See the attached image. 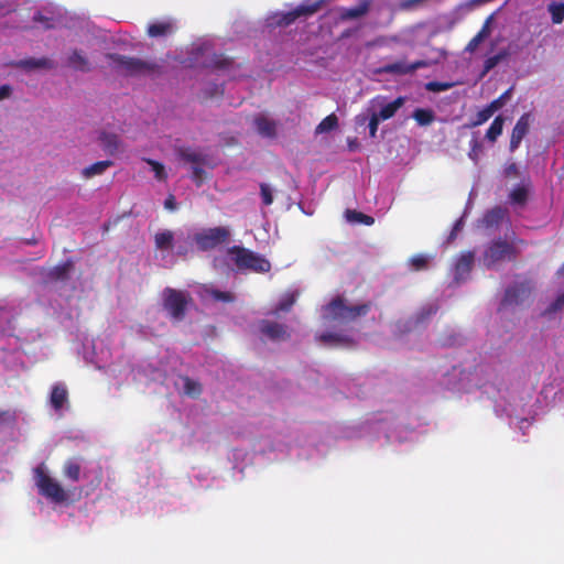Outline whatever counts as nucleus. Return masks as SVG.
I'll list each match as a JSON object with an SVG mask.
<instances>
[{"label": "nucleus", "instance_id": "0eeeda50", "mask_svg": "<svg viewBox=\"0 0 564 564\" xmlns=\"http://www.w3.org/2000/svg\"><path fill=\"white\" fill-rule=\"evenodd\" d=\"M108 58L112 61L117 68L128 76L143 74L155 68V65L137 57H129L120 54H108Z\"/></svg>", "mask_w": 564, "mask_h": 564}, {"label": "nucleus", "instance_id": "f8f14e48", "mask_svg": "<svg viewBox=\"0 0 564 564\" xmlns=\"http://www.w3.org/2000/svg\"><path fill=\"white\" fill-rule=\"evenodd\" d=\"M475 260L473 251H466L459 256L454 267V279L457 283L465 281L469 275Z\"/></svg>", "mask_w": 564, "mask_h": 564}, {"label": "nucleus", "instance_id": "393cba45", "mask_svg": "<svg viewBox=\"0 0 564 564\" xmlns=\"http://www.w3.org/2000/svg\"><path fill=\"white\" fill-rule=\"evenodd\" d=\"M174 234L171 230L156 232L154 236V245L159 250H170L173 248Z\"/></svg>", "mask_w": 564, "mask_h": 564}, {"label": "nucleus", "instance_id": "412c9836", "mask_svg": "<svg viewBox=\"0 0 564 564\" xmlns=\"http://www.w3.org/2000/svg\"><path fill=\"white\" fill-rule=\"evenodd\" d=\"M74 264L72 260H66L65 262L55 265L50 270L47 278L51 281H66L69 278V273L73 269Z\"/></svg>", "mask_w": 564, "mask_h": 564}, {"label": "nucleus", "instance_id": "473e14b6", "mask_svg": "<svg viewBox=\"0 0 564 564\" xmlns=\"http://www.w3.org/2000/svg\"><path fill=\"white\" fill-rule=\"evenodd\" d=\"M345 215H346L347 220L351 221V223H359V224H364L366 226H371L375 223L373 217L366 215L361 212L347 209Z\"/></svg>", "mask_w": 564, "mask_h": 564}, {"label": "nucleus", "instance_id": "b1692460", "mask_svg": "<svg viewBox=\"0 0 564 564\" xmlns=\"http://www.w3.org/2000/svg\"><path fill=\"white\" fill-rule=\"evenodd\" d=\"M490 21H491V17H489L486 22L484 23V25L481 26L480 31L468 42L465 51L469 52V53H473L476 51V48L478 47V45L489 36L490 34Z\"/></svg>", "mask_w": 564, "mask_h": 564}, {"label": "nucleus", "instance_id": "ddd939ff", "mask_svg": "<svg viewBox=\"0 0 564 564\" xmlns=\"http://www.w3.org/2000/svg\"><path fill=\"white\" fill-rule=\"evenodd\" d=\"M530 113H523L513 127L509 145L511 152L519 148L522 139L528 134L530 128Z\"/></svg>", "mask_w": 564, "mask_h": 564}, {"label": "nucleus", "instance_id": "f03ea898", "mask_svg": "<svg viewBox=\"0 0 564 564\" xmlns=\"http://www.w3.org/2000/svg\"><path fill=\"white\" fill-rule=\"evenodd\" d=\"M519 256V250L512 242L502 238L494 239L488 243L482 253V264L487 269L498 268L502 262H513Z\"/></svg>", "mask_w": 564, "mask_h": 564}, {"label": "nucleus", "instance_id": "a18cd8bd", "mask_svg": "<svg viewBox=\"0 0 564 564\" xmlns=\"http://www.w3.org/2000/svg\"><path fill=\"white\" fill-rule=\"evenodd\" d=\"M446 57V52L442 48H432L430 54L426 55L425 58L419 59L417 62H427L431 59H435V62L432 63V65H435L440 63L442 59Z\"/></svg>", "mask_w": 564, "mask_h": 564}, {"label": "nucleus", "instance_id": "6ab92c4d", "mask_svg": "<svg viewBox=\"0 0 564 564\" xmlns=\"http://www.w3.org/2000/svg\"><path fill=\"white\" fill-rule=\"evenodd\" d=\"M17 67L25 69V70H33L36 68H45V69H52L54 68L55 64L52 59L47 57H41V58H25L17 62Z\"/></svg>", "mask_w": 564, "mask_h": 564}, {"label": "nucleus", "instance_id": "49530a36", "mask_svg": "<svg viewBox=\"0 0 564 564\" xmlns=\"http://www.w3.org/2000/svg\"><path fill=\"white\" fill-rule=\"evenodd\" d=\"M469 145H470V151L468 153V156L475 162L477 163L478 161V156H479V153L482 151V145L481 143L479 142V140L474 137L470 142H469Z\"/></svg>", "mask_w": 564, "mask_h": 564}, {"label": "nucleus", "instance_id": "9b49d317", "mask_svg": "<svg viewBox=\"0 0 564 564\" xmlns=\"http://www.w3.org/2000/svg\"><path fill=\"white\" fill-rule=\"evenodd\" d=\"M262 335L271 340H285L290 338L288 327L284 324L263 319L259 324Z\"/></svg>", "mask_w": 564, "mask_h": 564}, {"label": "nucleus", "instance_id": "603ef678", "mask_svg": "<svg viewBox=\"0 0 564 564\" xmlns=\"http://www.w3.org/2000/svg\"><path fill=\"white\" fill-rule=\"evenodd\" d=\"M212 295L215 300L223 301V302H231L234 300V296L229 292H223L219 290H214L212 292Z\"/></svg>", "mask_w": 564, "mask_h": 564}, {"label": "nucleus", "instance_id": "680f3d73", "mask_svg": "<svg viewBox=\"0 0 564 564\" xmlns=\"http://www.w3.org/2000/svg\"><path fill=\"white\" fill-rule=\"evenodd\" d=\"M518 242H519L520 245H525V241H524V240H522V239H519V240H518Z\"/></svg>", "mask_w": 564, "mask_h": 564}, {"label": "nucleus", "instance_id": "a211bd4d", "mask_svg": "<svg viewBox=\"0 0 564 564\" xmlns=\"http://www.w3.org/2000/svg\"><path fill=\"white\" fill-rule=\"evenodd\" d=\"M68 401V391L62 383L52 387L50 403L55 411H59Z\"/></svg>", "mask_w": 564, "mask_h": 564}, {"label": "nucleus", "instance_id": "dca6fc26", "mask_svg": "<svg viewBox=\"0 0 564 564\" xmlns=\"http://www.w3.org/2000/svg\"><path fill=\"white\" fill-rule=\"evenodd\" d=\"M180 160L185 163H189L192 166L206 165L207 156L199 151H196L189 147H183L177 150Z\"/></svg>", "mask_w": 564, "mask_h": 564}, {"label": "nucleus", "instance_id": "bb28decb", "mask_svg": "<svg viewBox=\"0 0 564 564\" xmlns=\"http://www.w3.org/2000/svg\"><path fill=\"white\" fill-rule=\"evenodd\" d=\"M173 31L171 21H159L148 26V34L151 37L164 36Z\"/></svg>", "mask_w": 564, "mask_h": 564}, {"label": "nucleus", "instance_id": "37998d69", "mask_svg": "<svg viewBox=\"0 0 564 564\" xmlns=\"http://www.w3.org/2000/svg\"><path fill=\"white\" fill-rule=\"evenodd\" d=\"M234 61L231 58L225 57L224 55H214L209 66L216 69H225L229 67Z\"/></svg>", "mask_w": 564, "mask_h": 564}, {"label": "nucleus", "instance_id": "8fccbe9b", "mask_svg": "<svg viewBox=\"0 0 564 564\" xmlns=\"http://www.w3.org/2000/svg\"><path fill=\"white\" fill-rule=\"evenodd\" d=\"M203 166L204 165L192 166V180L196 183L197 186H200L206 178V172Z\"/></svg>", "mask_w": 564, "mask_h": 564}, {"label": "nucleus", "instance_id": "39448f33", "mask_svg": "<svg viewBox=\"0 0 564 564\" xmlns=\"http://www.w3.org/2000/svg\"><path fill=\"white\" fill-rule=\"evenodd\" d=\"M35 484L40 495L55 503H63L67 500V494L58 481L48 476L42 466L34 470Z\"/></svg>", "mask_w": 564, "mask_h": 564}, {"label": "nucleus", "instance_id": "6e6d98bb", "mask_svg": "<svg viewBox=\"0 0 564 564\" xmlns=\"http://www.w3.org/2000/svg\"><path fill=\"white\" fill-rule=\"evenodd\" d=\"M506 175H517L518 174V166L516 163L509 164L505 170Z\"/></svg>", "mask_w": 564, "mask_h": 564}, {"label": "nucleus", "instance_id": "13d9d810", "mask_svg": "<svg viewBox=\"0 0 564 564\" xmlns=\"http://www.w3.org/2000/svg\"><path fill=\"white\" fill-rule=\"evenodd\" d=\"M420 2H410V1L401 2V8L408 10V9L414 8Z\"/></svg>", "mask_w": 564, "mask_h": 564}, {"label": "nucleus", "instance_id": "72a5a7b5", "mask_svg": "<svg viewBox=\"0 0 564 564\" xmlns=\"http://www.w3.org/2000/svg\"><path fill=\"white\" fill-rule=\"evenodd\" d=\"M183 382H184V393L188 397H192V398H197L200 395L203 389H202V384L198 382V381H195L193 379H191L189 377H183L182 378Z\"/></svg>", "mask_w": 564, "mask_h": 564}, {"label": "nucleus", "instance_id": "864d4df0", "mask_svg": "<svg viewBox=\"0 0 564 564\" xmlns=\"http://www.w3.org/2000/svg\"><path fill=\"white\" fill-rule=\"evenodd\" d=\"M33 19H34L35 22H44L45 23L44 24L45 29L54 28V24L50 23L51 20L45 18V17H43L41 13L35 14Z\"/></svg>", "mask_w": 564, "mask_h": 564}, {"label": "nucleus", "instance_id": "c9c22d12", "mask_svg": "<svg viewBox=\"0 0 564 564\" xmlns=\"http://www.w3.org/2000/svg\"><path fill=\"white\" fill-rule=\"evenodd\" d=\"M507 56H508V52L501 51L498 54L485 59L482 75H486L491 69H494L501 61L506 59Z\"/></svg>", "mask_w": 564, "mask_h": 564}, {"label": "nucleus", "instance_id": "c756f323", "mask_svg": "<svg viewBox=\"0 0 564 564\" xmlns=\"http://www.w3.org/2000/svg\"><path fill=\"white\" fill-rule=\"evenodd\" d=\"M297 293L291 292L283 295L280 302L276 304L274 310L272 311L273 315H279L281 312H289L294 303L296 302Z\"/></svg>", "mask_w": 564, "mask_h": 564}, {"label": "nucleus", "instance_id": "4be33fe9", "mask_svg": "<svg viewBox=\"0 0 564 564\" xmlns=\"http://www.w3.org/2000/svg\"><path fill=\"white\" fill-rule=\"evenodd\" d=\"M254 126L257 128V131L263 137L272 138L276 133L275 122L264 116L256 117Z\"/></svg>", "mask_w": 564, "mask_h": 564}, {"label": "nucleus", "instance_id": "cd10ccee", "mask_svg": "<svg viewBox=\"0 0 564 564\" xmlns=\"http://www.w3.org/2000/svg\"><path fill=\"white\" fill-rule=\"evenodd\" d=\"M412 118L419 126L426 127L434 122L435 113L430 108H416L412 113Z\"/></svg>", "mask_w": 564, "mask_h": 564}, {"label": "nucleus", "instance_id": "c85d7f7f", "mask_svg": "<svg viewBox=\"0 0 564 564\" xmlns=\"http://www.w3.org/2000/svg\"><path fill=\"white\" fill-rule=\"evenodd\" d=\"M113 162L110 160L98 161L82 171L85 178H90L95 175H101L108 167L112 166Z\"/></svg>", "mask_w": 564, "mask_h": 564}, {"label": "nucleus", "instance_id": "a878e982", "mask_svg": "<svg viewBox=\"0 0 564 564\" xmlns=\"http://www.w3.org/2000/svg\"><path fill=\"white\" fill-rule=\"evenodd\" d=\"M80 463L75 458H69L63 466V474L69 480L76 482L80 479Z\"/></svg>", "mask_w": 564, "mask_h": 564}, {"label": "nucleus", "instance_id": "aec40b11", "mask_svg": "<svg viewBox=\"0 0 564 564\" xmlns=\"http://www.w3.org/2000/svg\"><path fill=\"white\" fill-rule=\"evenodd\" d=\"M67 65L83 73H87L91 69L88 58L79 50H73L67 58Z\"/></svg>", "mask_w": 564, "mask_h": 564}, {"label": "nucleus", "instance_id": "58836bf2", "mask_svg": "<svg viewBox=\"0 0 564 564\" xmlns=\"http://www.w3.org/2000/svg\"><path fill=\"white\" fill-rule=\"evenodd\" d=\"M510 200H511V203L517 204V205H524L527 203V200H528V191H527V188L523 187V186L516 187L510 193Z\"/></svg>", "mask_w": 564, "mask_h": 564}, {"label": "nucleus", "instance_id": "c03bdc74", "mask_svg": "<svg viewBox=\"0 0 564 564\" xmlns=\"http://www.w3.org/2000/svg\"><path fill=\"white\" fill-rule=\"evenodd\" d=\"M453 86H454L453 83H447V82H429L426 84L425 88L429 91L441 93V91H446V90L451 89Z\"/></svg>", "mask_w": 564, "mask_h": 564}, {"label": "nucleus", "instance_id": "e433bc0d", "mask_svg": "<svg viewBox=\"0 0 564 564\" xmlns=\"http://www.w3.org/2000/svg\"><path fill=\"white\" fill-rule=\"evenodd\" d=\"M495 112L491 110V108L487 105L484 109L478 111L475 116V119L467 124L469 128L478 127L488 121Z\"/></svg>", "mask_w": 564, "mask_h": 564}, {"label": "nucleus", "instance_id": "bf43d9fd", "mask_svg": "<svg viewBox=\"0 0 564 564\" xmlns=\"http://www.w3.org/2000/svg\"><path fill=\"white\" fill-rule=\"evenodd\" d=\"M177 256H186L187 254V248L185 246H178L176 250Z\"/></svg>", "mask_w": 564, "mask_h": 564}, {"label": "nucleus", "instance_id": "9d476101", "mask_svg": "<svg viewBox=\"0 0 564 564\" xmlns=\"http://www.w3.org/2000/svg\"><path fill=\"white\" fill-rule=\"evenodd\" d=\"M433 62H435V59H431L427 62H414L412 64H406L404 62H395L382 66L380 72L386 74L405 75L411 74L420 68L430 67L432 66Z\"/></svg>", "mask_w": 564, "mask_h": 564}, {"label": "nucleus", "instance_id": "2eb2a0df", "mask_svg": "<svg viewBox=\"0 0 564 564\" xmlns=\"http://www.w3.org/2000/svg\"><path fill=\"white\" fill-rule=\"evenodd\" d=\"M380 99H381V97L376 98V101L378 102V105L381 106V108H380L379 112H375V113L382 121L389 120L392 117H394L395 113L398 112V110L405 104V100H406L405 97L399 96L393 101L382 105L380 102Z\"/></svg>", "mask_w": 564, "mask_h": 564}, {"label": "nucleus", "instance_id": "7c9ffc66", "mask_svg": "<svg viewBox=\"0 0 564 564\" xmlns=\"http://www.w3.org/2000/svg\"><path fill=\"white\" fill-rule=\"evenodd\" d=\"M503 123V118L501 116H497L486 132V139L492 143L496 142L502 133Z\"/></svg>", "mask_w": 564, "mask_h": 564}, {"label": "nucleus", "instance_id": "423d86ee", "mask_svg": "<svg viewBox=\"0 0 564 564\" xmlns=\"http://www.w3.org/2000/svg\"><path fill=\"white\" fill-rule=\"evenodd\" d=\"M323 2H313L308 6H299L296 9L286 13H274L267 19L268 26H288L300 17H307L318 11Z\"/></svg>", "mask_w": 564, "mask_h": 564}, {"label": "nucleus", "instance_id": "6e6552de", "mask_svg": "<svg viewBox=\"0 0 564 564\" xmlns=\"http://www.w3.org/2000/svg\"><path fill=\"white\" fill-rule=\"evenodd\" d=\"M230 232L225 227H214L195 235V242L203 251L212 250L226 242Z\"/></svg>", "mask_w": 564, "mask_h": 564}, {"label": "nucleus", "instance_id": "4468645a", "mask_svg": "<svg viewBox=\"0 0 564 564\" xmlns=\"http://www.w3.org/2000/svg\"><path fill=\"white\" fill-rule=\"evenodd\" d=\"M317 339L319 341L324 343L325 345L333 346V347L351 348L356 345V341L349 335L334 333V332L323 333L317 337Z\"/></svg>", "mask_w": 564, "mask_h": 564}, {"label": "nucleus", "instance_id": "ea45409f", "mask_svg": "<svg viewBox=\"0 0 564 564\" xmlns=\"http://www.w3.org/2000/svg\"><path fill=\"white\" fill-rule=\"evenodd\" d=\"M144 161L152 167V171L154 172V176L158 181H165L167 175L165 172V167L162 163L152 160V159H144Z\"/></svg>", "mask_w": 564, "mask_h": 564}, {"label": "nucleus", "instance_id": "de8ad7c7", "mask_svg": "<svg viewBox=\"0 0 564 564\" xmlns=\"http://www.w3.org/2000/svg\"><path fill=\"white\" fill-rule=\"evenodd\" d=\"M429 264V258L424 254H416L411 258V265L415 271L425 270Z\"/></svg>", "mask_w": 564, "mask_h": 564}, {"label": "nucleus", "instance_id": "4d7b16f0", "mask_svg": "<svg viewBox=\"0 0 564 564\" xmlns=\"http://www.w3.org/2000/svg\"><path fill=\"white\" fill-rule=\"evenodd\" d=\"M165 208L173 210L175 208L174 197L170 196L164 203Z\"/></svg>", "mask_w": 564, "mask_h": 564}, {"label": "nucleus", "instance_id": "f3484780", "mask_svg": "<svg viewBox=\"0 0 564 564\" xmlns=\"http://www.w3.org/2000/svg\"><path fill=\"white\" fill-rule=\"evenodd\" d=\"M507 209L500 206H496L487 210L481 219L484 227L491 229L497 228L501 221L507 217Z\"/></svg>", "mask_w": 564, "mask_h": 564}, {"label": "nucleus", "instance_id": "f257e3e1", "mask_svg": "<svg viewBox=\"0 0 564 564\" xmlns=\"http://www.w3.org/2000/svg\"><path fill=\"white\" fill-rule=\"evenodd\" d=\"M371 310V303L348 306L341 296H336L324 306V318L329 322H339L343 324L356 321L360 316H366Z\"/></svg>", "mask_w": 564, "mask_h": 564}, {"label": "nucleus", "instance_id": "20e7f679", "mask_svg": "<svg viewBox=\"0 0 564 564\" xmlns=\"http://www.w3.org/2000/svg\"><path fill=\"white\" fill-rule=\"evenodd\" d=\"M163 308L174 321H182L186 315L187 305L192 301L191 295L181 290L165 288L162 292Z\"/></svg>", "mask_w": 564, "mask_h": 564}, {"label": "nucleus", "instance_id": "5701e85b", "mask_svg": "<svg viewBox=\"0 0 564 564\" xmlns=\"http://www.w3.org/2000/svg\"><path fill=\"white\" fill-rule=\"evenodd\" d=\"M99 140L101 142V147L104 151L109 154L113 155L117 153L120 147V139L115 133H108V132H101L99 135Z\"/></svg>", "mask_w": 564, "mask_h": 564}, {"label": "nucleus", "instance_id": "052dcab7", "mask_svg": "<svg viewBox=\"0 0 564 564\" xmlns=\"http://www.w3.org/2000/svg\"><path fill=\"white\" fill-rule=\"evenodd\" d=\"M564 303V297H558L555 302V308H560Z\"/></svg>", "mask_w": 564, "mask_h": 564}, {"label": "nucleus", "instance_id": "79ce46f5", "mask_svg": "<svg viewBox=\"0 0 564 564\" xmlns=\"http://www.w3.org/2000/svg\"><path fill=\"white\" fill-rule=\"evenodd\" d=\"M511 88L507 89L503 94H501L498 98L488 105L494 112L498 111L505 106L506 101L511 97Z\"/></svg>", "mask_w": 564, "mask_h": 564}, {"label": "nucleus", "instance_id": "09e8293b", "mask_svg": "<svg viewBox=\"0 0 564 564\" xmlns=\"http://www.w3.org/2000/svg\"><path fill=\"white\" fill-rule=\"evenodd\" d=\"M437 307L435 305H427L423 307L416 315V323H423L429 319L432 315L436 314Z\"/></svg>", "mask_w": 564, "mask_h": 564}, {"label": "nucleus", "instance_id": "3c124183", "mask_svg": "<svg viewBox=\"0 0 564 564\" xmlns=\"http://www.w3.org/2000/svg\"><path fill=\"white\" fill-rule=\"evenodd\" d=\"M381 120L377 117V115L373 112L372 116L369 119L368 128H369V135L371 138H376L378 126Z\"/></svg>", "mask_w": 564, "mask_h": 564}, {"label": "nucleus", "instance_id": "a19ab883", "mask_svg": "<svg viewBox=\"0 0 564 564\" xmlns=\"http://www.w3.org/2000/svg\"><path fill=\"white\" fill-rule=\"evenodd\" d=\"M259 187L263 205L270 206L273 203V188L267 183H260Z\"/></svg>", "mask_w": 564, "mask_h": 564}, {"label": "nucleus", "instance_id": "f704fd0d", "mask_svg": "<svg viewBox=\"0 0 564 564\" xmlns=\"http://www.w3.org/2000/svg\"><path fill=\"white\" fill-rule=\"evenodd\" d=\"M368 9L369 2H360V4L356 8L344 10L340 17L343 20L356 19L367 13Z\"/></svg>", "mask_w": 564, "mask_h": 564}, {"label": "nucleus", "instance_id": "1a4fd4ad", "mask_svg": "<svg viewBox=\"0 0 564 564\" xmlns=\"http://www.w3.org/2000/svg\"><path fill=\"white\" fill-rule=\"evenodd\" d=\"M532 288L530 281L516 283L507 288L501 306L519 305L531 294Z\"/></svg>", "mask_w": 564, "mask_h": 564}, {"label": "nucleus", "instance_id": "4c0bfd02", "mask_svg": "<svg viewBox=\"0 0 564 564\" xmlns=\"http://www.w3.org/2000/svg\"><path fill=\"white\" fill-rule=\"evenodd\" d=\"M549 11L551 12L553 23L558 24L564 20V2H551Z\"/></svg>", "mask_w": 564, "mask_h": 564}, {"label": "nucleus", "instance_id": "2f4dec72", "mask_svg": "<svg viewBox=\"0 0 564 564\" xmlns=\"http://www.w3.org/2000/svg\"><path fill=\"white\" fill-rule=\"evenodd\" d=\"M338 127V118L335 113H330L325 117L316 127V133H326L330 132Z\"/></svg>", "mask_w": 564, "mask_h": 564}, {"label": "nucleus", "instance_id": "5fc2aeb1", "mask_svg": "<svg viewBox=\"0 0 564 564\" xmlns=\"http://www.w3.org/2000/svg\"><path fill=\"white\" fill-rule=\"evenodd\" d=\"M11 87L9 85L0 86V100L8 98L11 95Z\"/></svg>", "mask_w": 564, "mask_h": 564}, {"label": "nucleus", "instance_id": "7ed1b4c3", "mask_svg": "<svg viewBox=\"0 0 564 564\" xmlns=\"http://www.w3.org/2000/svg\"><path fill=\"white\" fill-rule=\"evenodd\" d=\"M238 270H250L256 273H267L271 270V263L263 256L245 247L232 246L227 250Z\"/></svg>", "mask_w": 564, "mask_h": 564}]
</instances>
